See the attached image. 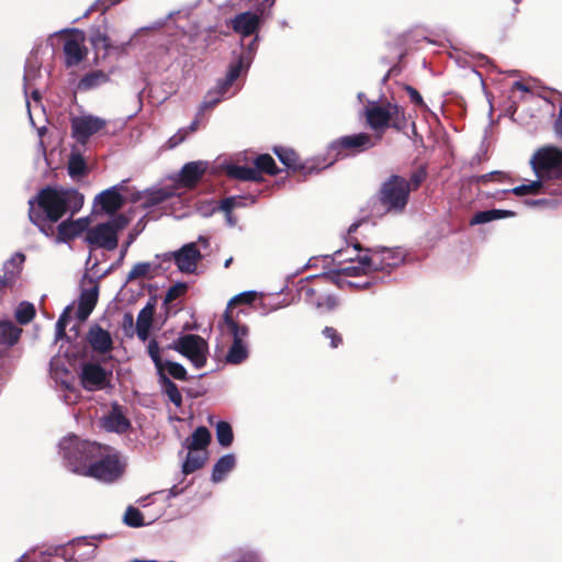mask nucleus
I'll list each match as a JSON object with an SVG mask.
<instances>
[{"instance_id": "bb28decb", "label": "nucleus", "mask_w": 562, "mask_h": 562, "mask_svg": "<svg viewBox=\"0 0 562 562\" xmlns=\"http://www.w3.org/2000/svg\"><path fill=\"white\" fill-rule=\"evenodd\" d=\"M207 169V162L198 160L187 162L180 170L179 182L184 187L194 186Z\"/></svg>"}, {"instance_id": "f8f14e48", "label": "nucleus", "mask_w": 562, "mask_h": 562, "mask_svg": "<svg viewBox=\"0 0 562 562\" xmlns=\"http://www.w3.org/2000/svg\"><path fill=\"white\" fill-rule=\"evenodd\" d=\"M156 258L164 261L173 260L177 269L183 274H196L198 265L203 256L196 243H188L177 250L157 255Z\"/></svg>"}, {"instance_id": "4c0bfd02", "label": "nucleus", "mask_w": 562, "mask_h": 562, "mask_svg": "<svg viewBox=\"0 0 562 562\" xmlns=\"http://www.w3.org/2000/svg\"><path fill=\"white\" fill-rule=\"evenodd\" d=\"M248 358V347L245 342L233 341L225 360L231 364H239Z\"/></svg>"}, {"instance_id": "f257e3e1", "label": "nucleus", "mask_w": 562, "mask_h": 562, "mask_svg": "<svg viewBox=\"0 0 562 562\" xmlns=\"http://www.w3.org/2000/svg\"><path fill=\"white\" fill-rule=\"evenodd\" d=\"M29 217L41 233L49 236L53 224L68 212L75 214L83 205V195L76 189L46 187L29 200Z\"/></svg>"}, {"instance_id": "4be33fe9", "label": "nucleus", "mask_w": 562, "mask_h": 562, "mask_svg": "<svg viewBox=\"0 0 562 562\" xmlns=\"http://www.w3.org/2000/svg\"><path fill=\"white\" fill-rule=\"evenodd\" d=\"M87 340L91 348L99 353L109 352L113 346L111 334L98 324L89 328Z\"/></svg>"}, {"instance_id": "4468645a", "label": "nucleus", "mask_w": 562, "mask_h": 562, "mask_svg": "<svg viewBox=\"0 0 562 562\" xmlns=\"http://www.w3.org/2000/svg\"><path fill=\"white\" fill-rule=\"evenodd\" d=\"M160 351L161 350L158 342L155 339L149 340L147 345V352L155 364L160 389L164 394L168 396L169 401L179 407L182 404V395L178 390V386L170 380L169 376H167V373L162 372Z\"/></svg>"}, {"instance_id": "ddd939ff", "label": "nucleus", "mask_w": 562, "mask_h": 562, "mask_svg": "<svg viewBox=\"0 0 562 562\" xmlns=\"http://www.w3.org/2000/svg\"><path fill=\"white\" fill-rule=\"evenodd\" d=\"M88 41L92 47L94 57L93 63L98 66L102 60L109 57H119L126 53L127 43L114 44L109 35L100 27H91Z\"/></svg>"}, {"instance_id": "603ef678", "label": "nucleus", "mask_w": 562, "mask_h": 562, "mask_svg": "<svg viewBox=\"0 0 562 562\" xmlns=\"http://www.w3.org/2000/svg\"><path fill=\"white\" fill-rule=\"evenodd\" d=\"M120 0H97L83 14V18H88L93 11H100L101 13L106 12L112 5L119 3Z\"/></svg>"}, {"instance_id": "864d4df0", "label": "nucleus", "mask_w": 562, "mask_h": 562, "mask_svg": "<svg viewBox=\"0 0 562 562\" xmlns=\"http://www.w3.org/2000/svg\"><path fill=\"white\" fill-rule=\"evenodd\" d=\"M245 199L241 196H228L221 201L218 209L222 211H233L234 209L245 206Z\"/></svg>"}, {"instance_id": "e433bc0d", "label": "nucleus", "mask_w": 562, "mask_h": 562, "mask_svg": "<svg viewBox=\"0 0 562 562\" xmlns=\"http://www.w3.org/2000/svg\"><path fill=\"white\" fill-rule=\"evenodd\" d=\"M98 300V291L97 288H93L91 290L83 291L80 297V304L78 314L79 317L85 319L89 316V314L92 312L95 303Z\"/></svg>"}, {"instance_id": "f03ea898", "label": "nucleus", "mask_w": 562, "mask_h": 562, "mask_svg": "<svg viewBox=\"0 0 562 562\" xmlns=\"http://www.w3.org/2000/svg\"><path fill=\"white\" fill-rule=\"evenodd\" d=\"M334 261L344 265L338 272L355 277L396 267L403 261V256L398 250L385 247L362 248L360 243L356 241L345 249L335 251Z\"/></svg>"}, {"instance_id": "0eeeda50", "label": "nucleus", "mask_w": 562, "mask_h": 562, "mask_svg": "<svg viewBox=\"0 0 562 562\" xmlns=\"http://www.w3.org/2000/svg\"><path fill=\"white\" fill-rule=\"evenodd\" d=\"M531 168L543 182L562 178V150L554 146L539 148L530 159Z\"/></svg>"}, {"instance_id": "5fc2aeb1", "label": "nucleus", "mask_w": 562, "mask_h": 562, "mask_svg": "<svg viewBox=\"0 0 562 562\" xmlns=\"http://www.w3.org/2000/svg\"><path fill=\"white\" fill-rule=\"evenodd\" d=\"M252 52L247 50L243 52L238 58V60L229 66L228 70H248L251 65Z\"/></svg>"}, {"instance_id": "2f4dec72", "label": "nucleus", "mask_w": 562, "mask_h": 562, "mask_svg": "<svg viewBox=\"0 0 562 562\" xmlns=\"http://www.w3.org/2000/svg\"><path fill=\"white\" fill-rule=\"evenodd\" d=\"M22 329L11 321H0V347H12L21 336Z\"/></svg>"}, {"instance_id": "4d7b16f0", "label": "nucleus", "mask_w": 562, "mask_h": 562, "mask_svg": "<svg viewBox=\"0 0 562 562\" xmlns=\"http://www.w3.org/2000/svg\"><path fill=\"white\" fill-rule=\"evenodd\" d=\"M188 135H189V131L187 128H179L178 132L168 139V142H167L168 148L172 149V148L177 147L178 145H180L181 143H183L186 140Z\"/></svg>"}, {"instance_id": "a19ab883", "label": "nucleus", "mask_w": 562, "mask_h": 562, "mask_svg": "<svg viewBox=\"0 0 562 562\" xmlns=\"http://www.w3.org/2000/svg\"><path fill=\"white\" fill-rule=\"evenodd\" d=\"M196 450H189L187 459L182 463V472L190 474L200 469L205 462V454L195 452Z\"/></svg>"}, {"instance_id": "3c124183", "label": "nucleus", "mask_w": 562, "mask_h": 562, "mask_svg": "<svg viewBox=\"0 0 562 562\" xmlns=\"http://www.w3.org/2000/svg\"><path fill=\"white\" fill-rule=\"evenodd\" d=\"M338 305V300L335 295H319L315 302H312V306L321 311H333Z\"/></svg>"}, {"instance_id": "a878e982", "label": "nucleus", "mask_w": 562, "mask_h": 562, "mask_svg": "<svg viewBox=\"0 0 562 562\" xmlns=\"http://www.w3.org/2000/svg\"><path fill=\"white\" fill-rule=\"evenodd\" d=\"M24 261L25 256L22 252H15L2 266L1 274L5 278L7 283L13 288L21 278Z\"/></svg>"}, {"instance_id": "69168bd1", "label": "nucleus", "mask_w": 562, "mask_h": 562, "mask_svg": "<svg viewBox=\"0 0 562 562\" xmlns=\"http://www.w3.org/2000/svg\"><path fill=\"white\" fill-rule=\"evenodd\" d=\"M491 212V217L493 221L495 220H501V218H505V217H513L515 216V212L513 211H508V210H488Z\"/></svg>"}, {"instance_id": "8fccbe9b", "label": "nucleus", "mask_w": 562, "mask_h": 562, "mask_svg": "<svg viewBox=\"0 0 562 562\" xmlns=\"http://www.w3.org/2000/svg\"><path fill=\"white\" fill-rule=\"evenodd\" d=\"M124 522L133 528L142 527L148 524L144 520L142 513L133 506L127 507L124 514Z\"/></svg>"}, {"instance_id": "b1692460", "label": "nucleus", "mask_w": 562, "mask_h": 562, "mask_svg": "<svg viewBox=\"0 0 562 562\" xmlns=\"http://www.w3.org/2000/svg\"><path fill=\"white\" fill-rule=\"evenodd\" d=\"M90 221L88 217H80L76 221H64L61 222L57 229L58 236L57 241H67L69 239H74L79 236L83 232H88Z\"/></svg>"}, {"instance_id": "1a4fd4ad", "label": "nucleus", "mask_w": 562, "mask_h": 562, "mask_svg": "<svg viewBox=\"0 0 562 562\" xmlns=\"http://www.w3.org/2000/svg\"><path fill=\"white\" fill-rule=\"evenodd\" d=\"M183 357L188 358L196 369L205 366L209 345L204 338L195 334H186L168 346Z\"/></svg>"}, {"instance_id": "c756f323", "label": "nucleus", "mask_w": 562, "mask_h": 562, "mask_svg": "<svg viewBox=\"0 0 562 562\" xmlns=\"http://www.w3.org/2000/svg\"><path fill=\"white\" fill-rule=\"evenodd\" d=\"M153 316L154 306L149 303L146 306H144L137 315L136 334L142 341H146L149 337L153 324Z\"/></svg>"}, {"instance_id": "7ed1b4c3", "label": "nucleus", "mask_w": 562, "mask_h": 562, "mask_svg": "<svg viewBox=\"0 0 562 562\" xmlns=\"http://www.w3.org/2000/svg\"><path fill=\"white\" fill-rule=\"evenodd\" d=\"M103 446L80 439L75 435L64 437L59 442V454L65 467L74 473L83 475L85 469H88L91 462L102 457Z\"/></svg>"}, {"instance_id": "9d476101", "label": "nucleus", "mask_w": 562, "mask_h": 562, "mask_svg": "<svg viewBox=\"0 0 562 562\" xmlns=\"http://www.w3.org/2000/svg\"><path fill=\"white\" fill-rule=\"evenodd\" d=\"M125 464L121 462L117 454L108 453V448L103 446L102 457L94 459L83 476L94 477L99 481L111 483L120 479L124 472Z\"/></svg>"}, {"instance_id": "a211bd4d", "label": "nucleus", "mask_w": 562, "mask_h": 562, "mask_svg": "<svg viewBox=\"0 0 562 562\" xmlns=\"http://www.w3.org/2000/svg\"><path fill=\"white\" fill-rule=\"evenodd\" d=\"M111 373L97 363H85L81 368L80 380L87 391L104 390L110 384Z\"/></svg>"}, {"instance_id": "79ce46f5", "label": "nucleus", "mask_w": 562, "mask_h": 562, "mask_svg": "<svg viewBox=\"0 0 562 562\" xmlns=\"http://www.w3.org/2000/svg\"><path fill=\"white\" fill-rule=\"evenodd\" d=\"M225 325L229 334L233 336V341L245 342L244 340L249 333V329L246 325L237 324L227 314L225 315Z\"/></svg>"}, {"instance_id": "5701e85b", "label": "nucleus", "mask_w": 562, "mask_h": 562, "mask_svg": "<svg viewBox=\"0 0 562 562\" xmlns=\"http://www.w3.org/2000/svg\"><path fill=\"white\" fill-rule=\"evenodd\" d=\"M67 551H71V560L76 562H88L95 557L97 544L94 539L79 538L70 543Z\"/></svg>"}, {"instance_id": "ea45409f", "label": "nucleus", "mask_w": 562, "mask_h": 562, "mask_svg": "<svg viewBox=\"0 0 562 562\" xmlns=\"http://www.w3.org/2000/svg\"><path fill=\"white\" fill-rule=\"evenodd\" d=\"M160 362L161 370L164 373H167V376H171L180 381H186L188 379L187 370L181 363L170 360H164L161 357Z\"/></svg>"}, {"instance_id": "423d86ee", "label": "nucleus", "mask_w": 562, "mask_h": 562, "mask_svg": "<svg viewBox=\"0 0 562 562\" xmlns=\"http://www.w3.org/2000/svg\"><path fill=\"white\" fill-rule=\"evenodd\" d=\"M130 223L124 214H115L108 222L100 223L88 229L85 240L98 248L114 250L117 247V234Z\"/></svg>"}, {"instance_id": "13d9d810", "label": "nucleus", "mask_w": 562, "mask_h": 562, "mask_svg": "<svg viewBox=\"0 0 562 562\" xmlns=\"http://www.w3.org/2000/svg\"><path fill=\"white\" fill-rule=\"evenodd\" d=\"M187 290V284L184 282H178L177 284L169 288L166 294L167 301H173L180 295H182Z\"/></svg>"}, {"instance_id": "0e129e2a", "label": "nucleus", "mask_w": 562, "mask_h": 562, "mask_svg": "<svg viewBox=\"0 0 562 562\" xmlns=\"http://www.w3.org/2000/svg\"><path fill=\"white\" fill-rule=\"evenodd\" d=\"M425 178H426L425 169L422 168L418 171L414 172L411 177V180L408 181L411 188L412 187H413V189L418 188L420 186V183L425 180Z\"/></svg>"}, {"instance_id": "de8ad7c7", "label": "nucleus", "mask_w": 562, "mask_h": 562, "mask_svg": "<svg viewBox=\"0 0 562 562\" xmlns=\"http://www.w3.org/2000/svg\"><path fill=\"white\" fill-rule=\"evenodd\" d=\"M34 315V305L29 302L20 303L18 308L15 310V318L22 325L30 323L33 319Z\"/></svg>"}, {"instance_id": "cd10ccee", "label": "nucleus", "mask_w": 562, "mask_h": 562, "mask_svg": "<svg viewBox=\"0 0 562 562\" xmlns=\"http://www.w3.org/2000/svg\"><path fill=\"white\" fill-rule=\"evenodd\" d=\"M102 427L108 431L124 432L130 428L128 419L123 415L120 407L115 405L113 409L103 417Z\"/></svg>"}, {"instance_id": "aec40b11", "label": "nucleus", "mask_w": 562, "mask_h": 562, "mask_svg": "<svg viewBox=\"0 0 562 562\" xmlns=\"http://www.w3.org/2000/svg\"><path fill=\"white\" fill-rule=\"evenodd\" d=\"M260 26V15L251 11L237 14L232 21V29L241 36L255 34Z\"/></svg>"}, {"instance_id": "dca6fc26", "label": "nucleus", "mask_w": 562, "mask_h": 562, "mask_svg": "<svg viewBox=\"0 0 562 562\" xmlns=\"http://www.w3.org/2000/svg\"><path fill=\"white\" fill-rule=\"evenodd\" d=\"M239 75L240 72H227L223 81H218L214 89L209 90L199 108L198 116H202L205 111L214 108L222 98L235 94L239 87L234 88V85Z\"/></svg>"}, {"instance_id": "c9c22d12", "label": "nucleus", "mask_w": 562, "mask_h": 562, "mask_svg": "<svg viewBox=\"0 0 562 562\" xmlns=\"http://www.w3.org/2000/svg\"><path fill=\"white\" fill-rule=\"evenodd\" d=\"M211 440V434L209 429L204 426L198 427L191 438L187 440V448L189 450H202L204 449Z\"/></svg>"}, {"instance_id": "2eb2a0df", "label": "nucleus", "mask_w": 562, "mask_h": 562, "mask_svg": "<svg viewBox=\"0 0 562 562\" xmlns=\"http://www.w3.org/2000/svg\"><path fill=\"white\" fill-rule=\"evenodd\" d=\"M376 140L367 133H358L338 138L330 144L329 150L337 157H345L348 154H357L374 147Z\"/></svg>"}, {"instance_id": "6ab92c4d", "label": "nucleus", "mask_w": 562, "mask_h": 562, "mask_svg": "<svg viewBox=\"0 0 562 562\" xmlns=\"http://www.w3.org/2000/svg\"><path fill=\"white\" fill-rule=\"evenodd\" d=\"M124 183L125 181H122L97 195L95 202H98L106 213L115 215V212L122 207L124 199L120 191L124 188Z\"/></svg>"}, {"instance_id": "f704fd0d", "label": "nucleus", "mask_w": 562, "mask_h": 562, "mask_svg": "<svg viewBox=\"0 0 562 562\" xmlns=\"http://www.w3.org/2000/svg\"><path fill=\"white\" fill-rule=\"evenodd\" d=\"M459 64L463 68L476 70L483 67H496L493 60L483 54H468L464 58L459 57Z\"/></svg>"}, {"instance_id": "9b49d317", "label": "nucleus", "mask_w": 562, "mask_h": 562, "mask_svg": "<svg viewBox=\"0 0 562 562\" xmlns=\"http://www.w3.org/2000/svg\"><path fill=\"white\" fill-rule=\"evenodd\" d=\"M49 367L50 379L56 387H59V391L63 392L61 401L67 405L75 404L79 398V391L75 386V375L66 368L65 361L60 357L53 358Z\"/></svg>"}, {"instance_id": "49530a36", "label": "nucleus", "mask_w": 562, "mask_h": 562, "mask_svg": "<svg viewBox=\"0 0 562 562\" xmlns=\"http://www.w3.org/2000/svg\"><path fill=\"white\" fill-rule=\"evenodd\" d=\"M255 169H258L260 173L262 171L269 175H276L278 172L276 162L269 154L259 155L255 159Z\"/></svg>"}, {"instance_id": "09e8293b", "label": "nucleus", "mask_w": 562, "mask_h": 562, "mask_svg": "<svg viewBox=\"0 0 562 562\" xmlns=\"http://www.w3.org/2000/svg\"><path fill=\"white\" fill-rule=\"evenodd\" d=\"M273 151L284 166L293 169L296 168L297 157L294 150L284 147H274Z\"/></svg>"}, {"instance_id": "bf43d9fd", "label": "nucleus", "mask_w": 562, "mask_h": 562, "mask_svg": "<svg viewBox=\"0 0 562 562\" xmlns=\"http://www.w3.org/2000/svg\"><path fill=\"white\" fill-rule=\"evenodd\" d=\"M323 335L325 338L330 340V346L333 348H337L341 344V337L338 331L333 327H325L323 329Z\"/></svg>"}, {"instance_id": "393cba45", "label": "nucleus", "mask_w": 562, "mask_h": 562, "mask_svg": "<svg viewBox=\"0 0 562 562\" xmlns=\"http://www.w3.org/2000/svg\"><path fill=\"white\" fill-rule=\"evenodd\" d=\"M177 194L172 186L149 189L137 198L144 209L154 207Z\"/></svg>"}, {"instance_id": "6e6d98bb", "label": "nucleus", "mask_w": 562, "mask_h": 562, "mask_svg": "<svg viewBox=\"0 0 562 562\" xmlns=\"http://www.w3.org/2000/svg\"><path fill=\"white\" fill-rule=\"evenodd\" d=\"M37 72H25L24 74V93L26 99V108L30 116V122L32 125H34L33 116H32V103L29 97V90H30V81L36 76Z\"/></svg>"}, {"instance_id": "f3484780", "label": "nucleus", "mask_w": 562, "mask_h": 562, "mask_svg": "<svg viewBox=\"0 0 562 562\" xmlns=\"http://www.w3.org/2000/svg\"><path fill=\"white\" fill-rule=\"evenodd\" d=\"M71 136L81 145H86L89 138L105 127L106 121L91 114L75 116L70 121Z\"/></svg>"}, {"instance_id": "58836bf2", "label": "nucleus", "mask_w": 562, "mask_h": 562, "mask_svg": "<svg viewBox=\"0 0 562 562\" xmlns=\"http://www.w3.org/2000/svg\"><path fill=\"white\" fill-rule=\"evenodd\" d=\"M504 192H512L517 196L546 193L543 190V181L539 178L535 181H530L529 183L517 186L510 190H505Z\"/></svg>"}, {"instance_id": "e2e57ef3", "label": "nucleus", "mask_w": 562, "mask_h": 562, "mask_svg": "<svg viewBox=\"0 0 562 562\" xmlns=\"http://www.w3.org/2000/svg\"><path fill=\"white\" fill-rule=\"evenodd\" d=\"M491 212L487 210V211H481V212H477L471 220V225H479V224H485V223H488V222H492V217H491Z\"/></svg>"}, {"instance_id": "72a5a7b5", "label": "nucleus", "mask_w": 562, "mask_h": 562, "mask_svg": "<svg viewBox=\"0 0 562 562\" xmlns=\"http://www.w3.org/2000/svg\"><path fill=\"white\" fill-rule=\"evenodd\" d=\"M110 80L106 72H87L86 76L77 83V91H89L95 89Z\"/></svg>"}, {"instance_id": "c85d7f7f", "label": "nucleus", "mask_w": 562, "mask_h": 562, "mask_svg": "<svg viewBox=\"0 0 562 562\" xmlns=\"http://www.w3.org/2000/svg\"><path fill=\"white\" fill-rule=\"evenodd\" d=\"M160 270V263L156 261H143L134 265L126 277V283L136 279H153Z\"/></svg>"}, {"instance_id": "7c9ffc66", "label": "nucleus", "mask_w": 562, "mask_h": 562, "mask_svg": "<svg viewBox=\"0 0 562 562\" xmlns=\"http://www.w3.org/2000/svg\"><path fill=\"white\" fill-rule=\"evenodd\" d=\"M236 458L233 453L222 456L213 467L211 480L213 483L222 482L226 475L235 468Z\"/></svg>"}, {"instance_id": "20e7f679", "label": "nucleus", "mask_w": 562, "mask_h": 562, "mask_svg": "<svg viewBox=\"0 0 562 562\" xmlns=\"http://www.w3.org/2000/svg\"><path fill=\"white\" fill-rule=\"evenodd\" d=\"M56 36L60 46L55 50L54 56L60 67L66 69L81 67L89 55L86 32L81 29L69 27L60 30Z\"/></svg>"}, {"instance_id": "6e6552de", "label": "nucleus", "mask_w": 562, "mask_h": 562, "mask_svg": "<svg viewBox=\"0 0 562 562\" xmlns=\"http://www.w3.org/2000/svg\"><path fill=\"white\" fill-rule=\"evenodd\" d=\"M409 193V182L403 177L393 175L383 182L380 201L387 211L402 212L408 202Z\"/></svg>"}, {"instance_id": "412c9836", "label": "nucleus", "mask_w": 562, "mask_h": 562, "mask_svg": "<svg viewBox=\"0 0 562 562\" xmlns=\"http://www.w3.org/2000/svg\"><path fill=\"white\" fill-rule=\"evenodd\" d=\"M54 55V48L42 44L36 45L26 58L25 70H41L50 67L48 60L55 58Z\"/></svg>"}, {"instance_id": "39448f33", "label": "nucleus", "mask_w": 562, "mask_h": 562, "mask_svg": "<svg viewBox=\"0 0 562 562\" xmlns=\"http://www.w3.org/2000/svg\"><path fill=\"white\" fill-rule=\"evenodd\" d=\"M367 123L374 131H384L387 127L402 130L406 125L404 110L392 102H369L364 108Z\"/></svg>"}, {"instance_id": "680f3d73", "label": "nucleus", "mask_w": 562, "mask_h": 562, "mask_svg": "<svg viewBox=\"0 0 562 562\" xmlns=\"http://www.w3.org/2000/svg\"><path fill=\"white\" fill-rule=\"evenodd\" d=\"M256 292L255 291H246L235 295L231 301L229 305L241 302V303H251L255 300Z\"/></svg>"}, {"instance_id": "a18cd8bd", "label": "nucleus", "mask_w": 562, "mask_h": 562, "mask_svg": "<svg viewBox=\"0 0 562 562\" xmlns=\"http://www.w3.org/2000/svg\"><path fill=\"white\" fill-rule=\"evenodd\" d=\"M233 429L226 422L216 424V439L222 447H228L233 442Z\"/></svg>"}, {"instance_id": "052dcab7", "label": "nucleus", "mask_w": 562, "mask_h": 562, "mask_svg": "<svg viewBox=\"0 0 562 562\" xmlns=\"http://www.w3.org/2000/svg\"><path fill=\"white\" fill-rule=\"evenodd\" d=\"M301 295L304 297V301L312 305V302H315L319 295H317L316 290L308 285H303L301 288Z\"/></svg>"}, {"instance_id": "338daca9", "label": "nucleus", "mask_w": 562, "mask_h": 562, "mask_svg": "<svg viewBox=\"0 0 562 562\" xmlns=\"http://www.w3.org/2000/svg\"><path fill=\"white\" fill-rule=\"evenodd\" d=\"M406 91H407L412 102H414L418 105H424L423 98L416 89H414L411 86H407Z\"/></svg>"}, {"instance_id": "37998d69", "label": "nucleus", "mask_w": 562, "mask_h": 562, "mask_svg": "<svg viewBox=\"0 0 562 562\" xmlns=\"http://www.w3.org/2000/svg\"><path fill=\"white\" fill-rule=\"evenodd\" d=\"M87 172V164L80 154H71L68 160V173L71 178H78Z\"/></svg>"}, {"instance_id": "473e14b6", "label": "nucleus", "mask_w": 562, "mask_h": 562, "mask_svg": "<svg viewBox=\"0 0 562 562\" xmlns=\"http://www.w3.org/2000/svg\"><path fill=\"white\" fill-rule=\"evenodd\" d=\"M226 172L231 178L244 181H260L262 179L261 173L255 167L228 165Z\"/></svg>"}, {"instance_id": "774afa93", "label": "nucleus", "mask_w": 562, "mask_h": 562, "mask_svg": "<svg viewBox=\"0 0 562 562\" xmlns=\"http://www.w3.org/2000/svg\"><path fill=\"white\" fill-rule=\"evenodd\" d=\"M555 135L562 139V105L559 109V114L553 124Z\"/></svg>"}, {"instance_id": "c03bdc74", "label": "nucleus", "mask_w": 562, "mask_h": 562, "mask_svg": "<svg viewBox=\"0 0 562 562\" xmlns=\"http://www.w3.org/2000/svg\"><path fill=\"white\" fill-rule=\"evenodd\" d=\"M390 53L392 54V57H390V60L387 63L389 70H401L402 68H405L407 66L405 58L407 57V53H404L401 47H387Z\"/></svg>"}]
</instances>
